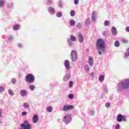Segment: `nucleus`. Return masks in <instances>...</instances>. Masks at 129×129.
I'll use <instances>...</instances> for the list:
<instances>
[{
    "label": "nucleus",
    "mask_w": 129,
    "mask_h": 129,
    "mask_svg": "<svg viewBox=\"0 0 129 129\" xmlns=\"http://www.w3.org/2000/svg\"><path fill=\"white\" fill-rule=\"evenodd\" d=\"M96 47L99 55H101L102 54L101 51L104 52L105 51V42H104V40L102 39H98L96 42Z\"/></svg>",
    "instance_id": "obj_1"
},
{
    "label": "nucleus",
    "mask_w": 129,
    "mask_h": 129,
    "mask_svg": "<svg viewBox=\"0 0 129 129\" xmlns=\"http://www.w3.org/2000/svg\"><path fill=\"white\" fill-rule=\"evenodd\" d=\"M129 88V80L125 79L121 81L119 84L117 85V91H122L125 89H128Z\"/></svg>",
    "instance_id": "obj_2"
},
{
    "label": "nucleus",
    "mask_w": 129,
    "mask_h": 129,
    "mask_svg": "<svg viewBox=\"0 0 129 129\" xmlns=\"http://www.w3.org/2000/svg\"><path fill=\"white\" fill-rule=\"evenodd\" d=\"M25 80L28 83H34L35 82V76L32 74H28L26 76Z\"/></svg>",
    "instance_id": "obj_3"
},
{
    "label": "nucleus",
    "mask_w": 129,
    "mask_h": 129,
    "mask_svg": "<svg viewBox=\"0 0 129 129\" xmlns=\"http://www.w3.org/2000/svg\"><path fill=\"white\" fill-rule=\"evenodd\" d=\"M72 120V118H71V115L70 114H66L63 118L62 119V121L66 123V124H68Z\"/></svg>",
    "instance_id": "obj_4"
},
{
    "label": "nucleus",
    "mask_w": 129,
    "mask_h": 129,
    "mask_svg": "<svg viewBox=\"0 0 129 129\" xmlns=\"http://www.w3.org/2000/svg\"><path fill=\"white\" fill-rule=\"evenodd\" d=\"M31 124L27 120H25L21 124V128L19 129H31Z\"/></svg>",
    "instance_id": "obj_5"
},
{
    "label": "nucleus",
    "mask_w": 129,
    "mask_h": 129,
    "mask_svg": "<svg viewBox=\"0 0 129 129\" xmlns=\"http://www.w3.org/2000/svg\"><path fill=\"white\" fill-rule=\"evenodd\" d=\"M74 109V106L72 105L65 104L62 108V111H69V110H73Z\"/></svg>",
    "instance_id": "obj_6"
},
{
    "label": "nucleus",
    "mask_w": 129,
    "mask_h": 129,
    "mask_svg": "<svg viewBox=\"0 0 129 129\" xmlns=\"http://www.w3.org/2000/svg\"><path fill=\"white\" fill-rule=\"evenodd\" d=\"M68 43L70 47H71L73 46V42H75L76 41V37L73 35H70V38H68Z\"/></svg>",
    "instance_id": "obj_7"
},
{
    "label": "nucleus",
    "mask_w": 129,
    "mask_h": 129,
    "mask_svg": "<svg viewBox=\"0 0 129 129\" xmlns=\"http://www.w3.org/2000/svg\"><path fill=\"white\" fill-rule=\"evenodd\" d=\"M71 57L72 61H76L77 59V52L75 50H72L71 52Z\"/></svg>",
    "instance_id": "obj_8"
},
{
    "label": "nucleus",
    "mask_w": 129,
    "mask_h": 129,
    "mask_svg": "<svg viewBox=\"0 0 129 129\" xmlns=\"http://www.w3.org/2000/svg\"><path fill=\"white\" fill-rule=\"evenodd\" d=\"M71 78V75L70 74H67L63 77V80L64 82H67Z\"/></svg>",
    "instance_id": "obj_9"
},
{
    "label": "nucleus",
    "mask_w": 129,
    "mask_h": 129,
    "mask_svg": "<svg viewBox=\"0 0 129 129\" xmlns=\"http://www.w3.org/2000/svg\"><path fill=\"white\" fill-rule=\"evenodd\" d=\"M64 64L67 70H69V69H70V63L69 62V60L67 59L66 60Z\"/></svg>",
    "instance_id": "obj_10"
},
{
    "label": "nucleus",
    "mask_w": 129,
    "mask_h": 129,
    "mask_svg": "<svg viewBox=\"0 0 129 129\" xmlns=\"http://www.w3.org/2000/svg\"><path fill=\"white\" fill-rule=\"evenodd\" d=\"M20 94L22 97L27 96V90L25 89L21 90L20 92Z\"/></svg>",
    "instance_id": "obj_11"
},
{
    "label": "nucleus",
    "mask_w": 129,
    "mask_h": 129,
    "mask_svg": "<svg viewBox=\"0 0 129 129\" xmlns=\"http://www.w3.org/2000/svg\"><path fill=\"white\" fill-rule=\"evenodd\" d=\"M88 59L89 65H90V66H93V64L94 63V61H93V58H92L91 56H89Z\"/></svg>",
    "instance_id": "obj_12"
},
{
    "label": "nucleus",
    "mask_w": 129,
    "mask_h": 129,
    "mask_svg": "<svg viewBox=\"0 0 129 129\" xmlns=\"http://www.w3.org/2000/svg\"><path fill=\"white\" fill-rule=\"evenodd\" d=\"M39 120V117L37 115H34L32 118V121L34 123H37Z\"/></svg>",
    "instance_id": "obj_13"
},
{
    "label": "nucleus",
    "mask_w": 129,
    "mask_h": 129,
    "mask_svg": "<svg viewBox=\"0 0 129 129\" xmlns=\"http://www.w3.org/2000/svg\"><path fill=\"white\" fill-rule=\"evenodd\" d=\"M48 11L49 14H51V15H54L55 14V9L53 7H49Z\"/></svg>",
    "instance_id": "obj_14"
},
{
    "label": "nucleus",
    "mask_w": 129,
    "mask_h": 129,
    "mask_svg": "<svg viewBox=\"0 0 129 129\" xmlns=\"http://www.w3.org/2000/svg\"><path fill=\"white\" fill-rule=\"evenodd\" d=\"M111 32H112V35H113V36H116V35H117V30H116V28L112 27Z\"/></svg>",
    "instance_id": "obj_15"
},
{
    "label": "nucleus",
    "mask_w": 129,
    "mask_h": 129,
    "mask_svg": "<svg viewBox=\"0 0 129 129\" xmlns=\"http://www.w3.org/2000/svg\"><path fill=\"white\" fill-rule=\"evenodd\" d=\"M78 40L80 42V43L83 42V40H84V38H83V36H82V34L80 33L79 34Z\"/></svg>",
    "instance_id": "obj_16"
},
{
    "label": "nucleus",
    "mask_w": 129,
    "mask_h": 129,
    "mask_svg": "<svg viewBox=\"0 0 129 129\" xmlns=\"http://www.w3.org/2000/svg\"><path fill=\"white\" fill-rule=\"evenodd\" d=\"M117 120L119 122H121V121H122V115L121 114H119L117 116Z\"/></svg>",
    "instance_id": "obj_17"
},
{
    "label": "nucleus",
    "mask_w": 129,
    "mask_h": 129,
    "mask_svg": "<svg viewBox=\"0 0 129 129\" xmlns=\"http://www.w3.org/2000/svg\"><path fill=\"white\" fill-rule=\"evenodd\" d=\"M24 108L25 109H28V108H30V104L28 102H25L23 104Z\"/></svg>",
    "instance_id": "obj_18"
},
{
    "label": "nucleus",
    "mask_w": 129,
    "mask_h": 129,
    "mask_svg": "<svg viewBox=\"0 0 129 129\" xmlns=\"http://www.w3.org/2000/svg\"><path fill=\"white\" fill-rule=\"evenodd\" d=\"M92 20L94 22L96 20V13L95 11H93L92 14Z\"/></svg>",
    "instance_id": "obj_19"
},
{
    "label": "nucleus",
    "mask_w": 129,
    "mask_h": 129,
    "mask_svg": "<svg viewBox=\"0 0 129 129\" xmlns=\"http://www.w3.org/2000/svg\"><path fill=\"white\" fill-rule=\"evenodd\" d=\"M20 27H21V26H20V25H19V24H17V25H15V26L13 27V30H14V31H17V30H19Z\"/></svg>",
    "instance_id": "obj_20"
},
{
    "label": "nucleus",
    "mask_w": 129,
    "mask_h": 129,
    "mask_svg": "<svg viewBox=\"0 0 129 129\" xmlns=\"http://www.w3.org/2000/svg\"><path fill=\"white\" fill-rule=\"evenodd\" d=\"M99 81L100 82H103L104 81V76L101 75L99 77Z\"/></svg>",
    "instance_id": "obj_21"
},
{
    "label": "nucleus",
    "mask_w": 129,
    "mask_h": 129,
    "mask_svg": "<svg viewBox=\"0 0 129 129\" xmlns=\"http://www.w3.org/2000/svg\"><path fill=\"white\" fill-rule=\"evenodd\" d=\"M70 25L71 27H74L75 26V21L72 19L70 21Z\"/></svg>",
    "instance_id": "obj_22"
},
{
    "label": "nucleus",
    "mask_w": 129,
    "mask_h": 129,
    "mask_svg": "<svg viewBox=\"0 0 129 129\" xmlns=\"http://www.w3.org/2000/svg\"><path fill=\"white\" fill-rule=\"evenodd\" d=\"M8 93L11 95V96H14V95H15V93H14V91H13V90H8Z\"/></svg>",
    "instance_id": "obj_23"
},
{
    "label": "nucleus",
    "mask_w": 129,
    "mask_h": 129,
    "mask_svg": "<svg viewBox=\"0 0 129 129\" xmlns=\"http://www.w3.org/2000/svg\"><path fill=\"white\" fill-rule=\"evenodd\" d=\"M8 9H13L14 8V4L11 3L7 4Z\"/></svg>",
    "instance_id": "obj_24"
},
{
    "label": "nucleus",
    "mask_w": 129,
    "mask_h": 129,
    "mask_svg": "<svg viewBox=\"0 0 129 129\" xmlns=\"http://www.w3.org/2000/svg\"><path fill=\"white\" fill-rule=\"evenodd\" d=\"M29 88L30 89V90H31V91H34V90H35V88H36V87L33 85H31L29 86Z\"/></svg>",
    "instance_id": "obj_25"
},
{
    "label": "nucleus",
    "mask_w": 129,
    "mask_h": 129,
    "mask_svg": "<svg viewBox=\"0 0 129 129\" xmlns=\"http://www.w3.org/2000/svg\"><path fill=\"white\" fill-rule=\"evenodd\" d=\"M129 56V48H127L124 54L125 58H127Z\"/></svg>",
    "instance_id": "obj_26"
},
{
    "label": "nucleus",
    "mask_w": 129,
    "mask_h": 129,
    "mask_svg": "<svg viewBox=\"0 0 129 129\" xmlns=\"http://www.w3.org/2000/svg\"><path fill=\"white\" fill-rule=\"evenodd\" d=\"M46 110L48 112H52L53 110V108H52V107L51 106L47 107Z\"/></svg>",
    "instance_id": "obj_27"
},
{
    "label": "nucleus",
    "mask_w": 129,
    "mask_h": 129,
    "mask_svg": "<svg viewBox=\"0 0 129 129\" xmlns=\"http://www.w3.org/2000/svg\"><path fill=\"white\" fill-rule=\"evenodd\" d=\"M4 5H5V1L0 0V8L4 7Z\"/></svg>",
    "instance_id": "obj_28"
},
{
    "label": "nucleus",
    "mask_w": 129,
    "mask_h": 129,
    "mask_svg": "<svg viewBox=\"0 0 129 129\" xmlns=\"http://www.w3.org/2000/svg\"><path fill=\"white\" fill-rule=\"evenodd\" d=\"M84 69L86 71H89L90 70V68H89V66L88 65H86L84 67Z\"/></svg>",
    "instance_id": "obj_29"
},
{
    "label": "nucleus",
    "mask_w": 129,
    "mask_h": 129,
    "mask_svg": "<svg viewBox=\"0 0 129 129\" xmlns=\"http://www.w3.org/2000/svg\"><path fill=\"white\" fill-rule=\"evenodd\" d=\"M62 13H61V12H57V13H56V17H57V18H61V17H62Z\"/></svg>",
    "instance_id": "obj_30"
},
{
    "label": "nucleus",
    "mask_w": 129,
    "mask_h": 129,
    "mask_svg": "<svg viewBox=\"0 0 129 129\" xmlns=\"http://www.w3.org/2000/svg\"><path fill=\"white\" fill-rule=\"evenodd\" d=\"M69 88H72V87L73 86V81H71L69 82Z\"/></svg>",
    "instance_id": "obj_31"
},
{
    "label": "nucleus",
    "mask_w": 129,
    "mask_h": 129,
    "mask_svg": "<svg viewBox=\"0 0 129 129\" xmlns=\"http://www.w3.org/2000/svg\"><path fill=\"white\" fill-rule=\"evenodd\" d=\"M114 46L115 47H119V42H118V41H115Z\"/></svg>",
    "instance_id": "obj_32"
},
{
    "label": "nucleus",
    "mask_w": 129,
    "mask_h": 129,
    "mask_svg": "<svg viewBox=\"0 0 129 129\" xmlns=\"http://www.w3.org/2000/svg\"><path fill=\"white\" fill-rule=\"evenodd\" d=\"M11 82L12 84H16V83H17V79L13 78L11 80Z\"/></svg>",
    "instance_id": "obj_33"
},
{
    "label": "nucleus",
    "mask_w": 129,
    "mask_h": 129,
    "mask_svg": "<svg viewBox=\"0 0 129 129\" xmlns=\"http://www.w3.org/2000/svg\"><path fill=\"white\" fill-rule=\"evenodd\" d=\"M68 97L70 98V99H73V98H74V95L73 94H70L68 96Z\"/></svg>",
    "instance_id": "obj_34"
},
{
    "label": "nucleus",
    "mask_w": 129,
    "mask_h": 129,
    "mask_svg": "<svg viewBox=\"0 0 129 129\" xmlns=\"http://www.w3.org/2000/svg\"><path fill=\"white\" fill-rule=\"evenodd\" d=\"M70 15L71 16V17H74V16L75 15V11L72 10L70 12Z\"/></svg>",
    "instance_id": "obj_35"
},
{
    "label": "nucleus",
    "mask_w": 129,
    "mask_h": 129,
    "mask_svg": "<svg viewBox=\"0 0 129 129\" xmlns=\"http://www.w3.org/2000/svg\"><path fill=\"white\" fill-rule=\"evenodd\" d=\"M58 5L60 9H62L63 8V3H62L61 1L59 2Z\"/></svg>",
    "instance_id": "obj_36"
},
{
    "label": "nucleus",
    "mask_w": 129,
    "mask_h": 129,
    "mask_svg": "<svg viewBox=\"0 0 129 129\" xmlns=\"http://www.w3.org/2000/svg\"><path fill=\"white\" fill-rule=\"evenodd\" d=\"M8 40L9 41H13V40H14V37H13V36L10 35L8 36Z\"/></svg>",
    "instance_id": "obj_37"
},
{
    "label": "nucleus",
    "mask_w": 129,
    "mask_h": 129,
    "mask_svg": "<svg viewBox=\"0 0 129 129\" xmlns=\"http://www.w3.org/2000/svg\"><path fill=\"white\" fill-rule=\"evenodd\" d=\"M76 28H77L78 29H81V24L79 23L77 26H76Z\"/></svg>",
    "instance_id": "obj_38"
},
{
    "label": "nucleus",
    "mask_w": 129,
    "mask_h": 129,
    "mask_svg": "<svg viewBox=\"0 0 129 129\" xmlns=\"http://www.w3.org/2000/svg\"><path fill=\"white\" fill-rule=\"evenodd\" d=\"M52 0H48L47 2V5L50 6V5H52Z\"/></svg>",
    "instance_id": "obj_39"
},
{
    "label": "nucleus",
    "mask_w": 129,
    "mask_h": 129,
    "mask_svg": "<svg viewBox=\"0 0 129 129\" xmlns=\"http://www.w3.org/2000/svg\"><path fill=\"white\" fill-rule=\"evenodd\" d=\"M104 26H107L109 25V22L108 21H105L104 24Z\"/></svg>",
    "instance_id": "obj_40"
},
{
    "label": "nucleus",
    "mask_w": 129,
    "mask_h": 129,
    "mask_svg": "<svg viewBox=\"0 0 129 129\" xmlns=\"http://www.w3.org/2000/svg\"><path fill=\"white\" fill-rule=\"evenodd\" d=\"M105 106L106 107H107V108H108L110 106V104L109 103V102L106 103Z\"/></svg>",
    "instance_id": "obj_41"
},
{
    "label": "nucleus",
    "mask_w": 129,
    "mask_h": 129,
    "mask_svg": "<svg viewBox=\"0 0 129 129\" xmlns=\"http://www.w3.org/2000/svg\"><path fill=\"white\" fill-rule=\"evenodd\" d=\"M3 91H5V88L4 87H0V93L3 92Z\"/></svg>",
    "instance_id": "obj_42"
},
{
    "label": "nucleus",
    "mask_w": 129,
    "mask_h": 129,
    "mask_svg": "<svg viewBox=\"0 0 129 129\" xmlns=\"http://www.w3.org/2000/svg\"><path fill=\"white\" fill-rule=\"evenodd\" d=\"M94 113H95L94 111H93V110L90 111V114H91V115H92V116H93L94 115Z\"/></svg>",
    "instance_id": "obj_43"
},
{
    "label": "nucleus",
    "mask_w": 129,
    "mask_h": 129,
    "mask_svg": "<svg viewBox=\"0 0 129 129\" xmlns=\"http://www.w3.org/2000/svg\"><path fill=\"white\" fill-rule=\"evenodd\" d=\"M119 127H120V126L119 125V124H117L115 126V129H119Z\"/></svg>",
    "instance_id": "obj_44"
},
{
    "label": "nucleus",
    "mask_w": 129,
    "mask_h": 129,
    "mask_svg": "<svg viewBox=\"0 0 129 129\" xmlns=\"http://www.w3.org/2000/svg\"><path fill=\"white\" fill-rule=\"evenodd\" d=\"M90 76L92 77V78H93L94 77V73H91L89 74Z\"/></svg>",
    "instance_id": "obj_45"
},
{
    "label": "nucleus",
    "mask_w": 129,
    "mask_h": 129,
    "mask_svg": "<svg viewBox=\"0 0 129 129\" xmlns=\"http://www.w3.org/2000/svg\"><path fill=\"white\" fill-rule=\"evenodd\" d=\"M3 116V109H0V117Z\"/></svg>",
    "instance_id": "obj_46"
},
{
    "label": "nucleus",
    "mask_w": 129,
    "mask_h": 129,
    "mask_svg": "<svg viewBox=\"0 0 129 129\" xmlns=\"http://www.w3.org/2000/svg\"><path fill=\"white\" fill-rule=\"evenodd\" d=\"M22 115L25 116L27 115V112L23 111V112H22Z\"/></svg>",
    "instance_id": "obj_47"
},
{
    "label": "nucleus",
    "mask_w": 129,
    "mask_h": 129,
    "mask_svg": "<svg viewBox=\"0 0 129 129\" xmlns=\"http://www.w3.org/2000/svg\"><path fill=\"white\" fill-rule=\"evenodd\" d=\"M125 119H126V118H125V116L123 115L122 116V120H123V121H125Z\"/></svg>",
    "instance_id": "obj_48"
},
{
    "label": "nucleus",
    "mask_w": 129,
    "mask_h": 129,
    "mask_svg": "<svg viewBox=\"0 0 129 129\" xmlns=\"http://www.w3.org/2000/svg\"><path fill=\"white\" fill-rule=\"evenodd\" d=\"M79 1L78 0H74L75 5H78Z\"/></svg>",
    "instance_id": "obj_49"
},
{
    "label": "nucleus",
    "mask_w": 129,
    "mask_h": 129,
    "mask_svg": "<svg viewBox=\"0 0 129 129\" xmlns=\"http://www.w3.org/2000/svg\"><path fill=\"white\" fill-rule=\"evenodd\" d=\"M18 47L19 48H22L23 47V44L22 43H19L18 44Z\"/></svg>",
    "instance_id": "obj_50"
},
{
    "label": "nucleus",
    "mask_w": 129,
    "mask_h": 129,
    "mask_svg": "<svg viewBox=\"0 0 129 129\" xmlns=\"http://www.w3.org/2000/svg\"><path fill=\"white\" fill-rule=\"evenodd\" d=\"M88 24H89V19H87L86 21V25H87Z\"/></svg>",
    "instance_id": "obj_51"
},
{
    "label": "nucleus",
    "mask_w": 129,
    "mask_h": 129,
    "mask_svg": "<svg viewBox=\"0 0 129 129\" xmlns=\"http://www.w3.org/2000/svg\"><path fill=\"white\" fill-rule=\"evenodd\" d=\"M126 32H127V33H129V27H126L125 28Z\"/></svg>",
    "instance_id": "obj_52"
},
{
    "label": "nucleus",
    "mask_w": 129,
    "mask_h": 129,
    "mask_svg": "<svg viewBox=\"0 0 129 129\" xmlns=\"http://www.w3.org/2000/svg\"><path fill=\"white\" fill-rule=\"evenodd\" d=\"M107 34V32H106V31H104L103 33V36H106Z\"/></svg>",
    "instance_id": "obj_53"
},
{
    "label": "nucleus",
    "mask_w": 129,
    "mask_h": 129,
    "mask_svg": "<svg viewBox=\"0 0 129 129\" xmlns=\"http://www.w3.org/2000/svg\"><path fill=\"white\" fill-rule=\"evenodd\" d=\"M104 92L107 93V88H105L104 89Z\"/></svg>",
    "instance_id": "obj_54"
},
{
    "label": "nucleus",
    "mask_w": 129,
    "mask_h": 129,
    "mask_svg": "<svg viewBox=\"0 0 129 129\" xmlns=\"http://www.w3.org/2000/svg\"><path fill=\"white\" fill-rule=\"evenodd\" d=\"M122 42L123 43H126L127 41L125 40H124V39H122Z\"/></svg>",
    "instance_id": "obj_55"
}]
</instances>
